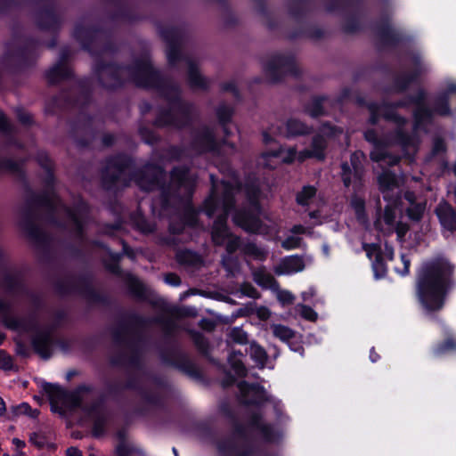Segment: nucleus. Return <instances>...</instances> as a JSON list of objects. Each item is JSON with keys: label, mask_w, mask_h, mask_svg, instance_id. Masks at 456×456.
<instances>
[{"label": "nucleus", "mask_w": 456, "mask_h": 456, "mask_svg": "<svg viewBox=\"0 0 456 456\" xmlns=\"http://www.w3.org/2000/svg\"><path fill=\"white\" fill-rule=\"evenodd\" d=\"M453 269V265L444 257L423 264L418 274L417 296L427 313L443 307Z\"/></svg>", "instance_id": "obj_1"}, {"label": "nucleus", "mask_w": 456, "mask_h": 456, "mask_svg": "<svg viewBox=\"0 0 456 456\" xmlns=\"http://www.w3.org/2000/svg\"><path fill=\"white\" fill-rule=\"evenodd\" d=\"M212 183L213 191L209 198L206 200L204 205L205 212L209 217L219 213L213 226L212 239L216 244H225L227 251L232 253L240 244L237 237L229 233L225 224L226 216L233 205L234 190L229 185L228 182H222L220 188L219 185L215 183L214 180H212Z\"/></svg>", "instance_id": "obj_2"}, {"label": "nucleus", "mask_w": 456, "mask_h": 456, "mask_svg": "<svg viewBox=\"0 0 456 456\" xmlns=\"http://www.w3.org/2000/svg\"><path fill=\"white\" fill-rule=\"evenodd\" d=\"M379 189L384 200L387 201L384 215L379 217L375 225L377 229L385 233L396 232L398 240H402L409 230L406 224L396 222L397 214L401 212L399 201L401 202V186L403 178L396 176L389 171L383 172L378 178Z\"/></svg>", "instance_id": "obj_3"}, {"label": "nucleus", "mask_w": 456, "mask_h": 456, "mask_svg": "<svg viewBox=\"0 0 456 456\" xmlns=\"http://www.w3.org/2000/svg\"><path fill=\"white\" fill-rule=\"evenodd\" d=\"M342 134L341 129H337L330 126H324L322 129V134L314 138L312 150H305L297 152L294 148L270 149L262 153L258 163L267 168H275L281 163L290 164L295 160L300 162L308 158H316L322 159L324 158L323 151L326 147V142L323 136L333 137L337 134Z\"/></svg>", "instance_id": "obj_4"}, {"label": "nucleus", "mask_w": 456, "mask_h": 456, "mask_svg": "<svg viewBox=\"0 0 456 456\" xmlns=\"http://www.w3.org/2000/svg\"><path fill=\"white\" fill-rule=\"evenodd\" d=\"M386 109L387 107L383 106L379 110V112L383 114L385 118L392 123L390 125V128L396 126V134L395 136H388L382 140H378L375 132L369 130L364 135L365 139L368 142H372L374 145V148L370 152V159L373 161H384L388 165H394L398 161V159L388 155L386 148L394 144H399L405 155H408L411 153V149L412 151L415 150V140L403 134L404 132L405 121L397 117V115L387 112Z\"/></svg>", "instance_id": "obj_5"}, {"label": "nucleus", "mask_w": 456, "mask_h": 456, "mask_svg": "<svg viewBox=\"0 0 456 456\" xmlns=\"http://www.w3.org/2000/svg\"><path fill=\"white\" fill-rule=\"evenodd\" d=\"M258 189L252 188L248 191V200L250 203L249 211H240L234 215V223L241 227L244 231L252 233L268 234L270 232L271 221L260 218L261 213L257 205Z\"/></svg>", "instance_id": "obj_6"}, {"label": "nucleus", "mask_w": 456, "mask_h": 456, "mask_svg": "<svg viewBox=\"0 0 456 456\" xmlns=\"http://www.w3.org/2000/svg\"><path fill=\"white\" fill-rule=\"evenodd\" d=\"M363 249L366 251L368 257L372 261V269L377 279L382 278L387 273L386 261L393 260V248L385 243L384 250L381 245L378 243H363Z\"/></svg>", "instance_id": "obj_7"}, {"label": "nucleus", "mask_w": 456, "mask_h": 456, "mask_svg": "<svg viewBox=\"0 0 456 456\" xmlns=\"http://www.w3.org/2000/svg\"><path fill=\"white\" fill-rule=\"evenodd\" d=\"M48 394L53 411L74 410L82 401L78 392H68L57 385H50Z\"/></svg>", "instance_id": "obj_8"}, {"label": "nucleus", "mask_w": 456, "mask_h": 456, "mask_svg": "<svg viewBox=\"0 0 456 456\" xmlns=\"http://www.w3.org/2000/svg\"><path fill=\"white\" fill-rule=\"evenodd\" d=\"M363 158L364 155L362 151H355L351 155V166L347 163L342 165V178L345 186H353L355 191L361 188L363 175Z\"/></svg>", "instance_id": "obj_9"}, {"label": "nucleus", "mask_w": 456, "mask_h": 456, "mask_svg": "<svg viewBox=\"0 0 456 456\" xmlns=\"http://www.w3.org/2000/svg\"><path fill=\"white\" fill-rule=\"evenodd\" d=\"M307 132L306 126L298 120L291 119L286 124L285 128L281 129L278 126H272L267 131L263 133V139L265 143H269L273 141L272 135H283L286 137L303 134Z\"/></svg>", "instance_id": "obj_10"}, {"label": "nucleus", "mask_w": 456, "mask_h": 456, "mask_svg": "<svg viewBox=\"0 0 456 456\" xmlns=\"http://www.w3.org/2000/svg\"><path fill=\"white\" fill-rule=\"evenodd\" d=\"M436 214L444 232L456 231V213L451 205L445 201L439 203Z\"/></svg>", "instance_id": "obj_11"}, {"label": "nucleus", "mask_w": 456, "mask_h": 456, "mask_svg": "<svg viewBox=\"0 0 456 456\" xmlns=\"http://www.w3.org/2000/svg\"><path fill=\"white\" fill-rule=\"evenodd\" d=\"M241 400L245 403H259L267 400L266 392L257 385H248L246 382L239 384Z\"/></svg>", "instance_id": "obj_12"}, {"label": "nucleus", "mask_w": 456, "mask_h": 456, "mask_svg": "<svg viewBox=\"0 0 456 456\" xmlns=\"http://www.w3.org/2000/svg\"><path fill=\"white\" fill-rule=\"evenodd\" d=\"M271 329L275 338L287 343L292 351L301 353L302 347L297 344L299 338L291 329L281 324H273Z\"/></svg>", "instance_id": "obj_13"}, {"label": "nucleus", "mask_w": 456, "mask_h": 456, "mask_svg": "<svg viewBox=\"0 0 456 456\" xmlns=\"http://www.w3.org/2000/svg\"><path fill=\"white\" fill-rule=\"evenodd\" d=\"M305 264L298 256H290L283 258L274 268L278 275H291L303 271Z\"/></svg>", "instance_id": "obj_14"}, {"label": "nucleus", "mask_w": 456, "mask_h": 456, "mask_svg": "<svg viewBox=\"0 0 456 456\" xmlns=\"http://www.w3.org/2000/svg\"><path fill=\"white\" fill-rule=\"evenodd\" d=\"M0 320L11 330L20 332L27 331L28 330V324L27 322L16 319L11 315V307L4 300H0Z\"/></svg>", "instance_id": "obj_15"}, {"label": "nucleus", "mask_w": 456, "mask_h": 456, "mask_svg": "<svg viewBox=\"0 0 456 456\" xmlns=\"http://www.w3.org/2000/svg\"><path fill=\"white\" fill-rule=\"evenodd\" d=\"M172 183L178 187L181 193L190 195L194 179L185 168H175L171 175Z\"/></svg>", "instance_id": "obj_16"}, {"label": "nucleus", "mask_w": 456, "mask_h": 456, "mask_svg": "<svg viewBox=\"0 0 456 456\" xmlns=\"http://www.w3.org/2000/svg\"><path fill=\"white\" fill-rule=\"evenodd\" d=\"M404 200L409 204V206L406 208L408 217L415 222L419 221L426 210V203L423 201L416 202L414 194L410 191L405 193Z\"/></svg>", "instance_id": "obj_17"}, {"label": "nucleus", "mask_w": 456, "mask_h": 456, "mask_svg": "<svg viewBox=\"0 0 456 456\" xmlns=\"http://www.w3.org/2000/svg\"><path fill=\"white\" fill-rule=\"evenodd\" d=\"M290 232L291 235H289L281 243L282 247L288 250L294 249L301 246L302 239L298 235L306 233L307 229L298 224L294 225Z\"/></svg>", "instance_id": "obj_18"}, {"label": "nucleus", "mask_w": 456, "mask_h": 456, "mask_svg": "<svg viewBox=\"0 0 456 456\" xmlns=\"http://www.w3.org/2000/svg\"><path fill=\"white\" fill-rule=\"evenodd\" d=\"M254 281L261 287L270 289H277L278 283L271 273L265 269H257L253 273Z\"/></svg>", "instance_id": "obj_19"}, {"label": "nucleus", "mask_w": 456, "mask_h": 456, "mask_svg": "<svg viewBox=\"0 0 456 456\" xmlns=\"http://www.w3.org/2000/svg\"><path fill=\"white\" fill-rule=\"evenodd\" d=\"M33 346L43 358H48L51 355V342L47 334L37 335L33 339Z\"/></svg>", "instance_id": "obj_20"}, {"label": "nucleus", "mask_w": 456, "mask_h": 456, "mask_svg": "<svg viewBox=\"0 0 456 456\" xmlns=\"http://www.w3.org/2000/svg\"><path fill=\"white\" fill-rule=\"evenodd\" d=\"M249 354L258 367L263 368L265 366L267 354L263 347L256 343H252L249 346Z\"/></svg>", "instance_id": "obj_21"}, {"label": "nucleus", "mask_w": 456, "mask_h": 456, "mask_svg": "<svg viewBox=\"0 0 456 456\" xmlns=\"http://www.w3.org/2000/svg\"><path fill=\"white\" fill-rule=\"evenodd\" d=\"M315 195V189L313 186H305L303 190L297 194V201L298 204L302 206H309Z\"/></svg>", "instance_id": "obj_22"}, {"label": "nucleus", "mask_w": 456, "mask_h": 456, "mask_svg": "<svg viewBox=\"0 0 456 456\" xmlns=\"http://www.w3.org/2000/svg\"><path fill=\"white\" fill-rule=\"evenodd\" d=\"M88 415L94 420V435L98 436L102 434L100 421L102 417V411L99 405L94 406L89 411Z\"/></svg>", "instance_id": "obj_23"}, {"label": "nucleus", "mask_w": 456, "mask_h": 456, "mask_svg": "<svg viewBox=\"0 0 456 456\" xmlns=\"http://www.w3.org/2000/svg\"><path fill=\"white\" fill-rule=\"evenodd\" d=\"M351 206L354 208L357 218L362 222L365 223V216H364V200L362 198L358 195H354L351 200Z\"/></svg>", "instance_id": "obj_24"}, {"label": "nucleus", "mask_w": 456, "mask_h": 456, "mask_svg": "<svg viewBox=\"0 0 456 456\" xmlns=\"http://www.w3.org/2000/svg\"><path fill=\"white\" fill-rule=\"evenodd\" d=\"M241 358L242 354L240 353L237 354L235 352L232 353L228 358L232 368L239 376H243L245 374V368L243 366Z\"/></svg>", "instance_id": "obj_25"}, {"label": "nucleus", "mask_w": 456, "mask_h": 456, "mask_svg": "<svg viewBox=\"0 0 456 456\" xmlns=\"http://www.w3.org/2000/svg\"><path fill=\"white\" fill-rule=\"evenodd\" d=\"M189 81L192 86L205 87L207 86L206 79L200 75V71L191 67L189 71Z\"/></svg>", "instance_id": "obj_26"}, {"label": "nucleus", "mask_w": 456, "mask_h": 456, "mask_svg": "<svg viewBox=\"0 0 456 456\" xmlns=\"http://www.w3.org/2000/svg\"><path fill=\"white\" fill-rule=\"evenodd\" d=\"M276 291L277 299L283 305H290L294 302L295 297L289 290H281L279 288L277 289H273Z\"/></svg>", "instance_id": "obj_27"}, {"label": "nucleus", "mask_w": 456, "mask_h": 456, "mask_svg": "<svg viewBox=\"0 0 456 456\" xmlns=\"http://www.w3.org/2000/svg\"><path fill=\"white\" fill-rule=\"evenodd\" d=\"M297 310L305 320L314 322L317 319V314L311 307H308L303 304H298L297 305Z\"/></svg>", "instance_id": "obj_28"}, {"label": "nucleus", "mask_w": 456, "mask_h": 456, "mask_svg": "<svg viewBox=\"0 0 456 456\" xmlns=\"http://www.w3.org/2000/svg\"><path fill=\"white\" fill-rule=\"evenodd\" d=\"M243 250L246 254L257 259H263L265 256V251L262 248L256 247L255 244L245 245Z\"/></svg>", "instance_id": "obj_29"}, {"label": "nucleus", "mask_w": 456, "mask_h": 456, "mask_svg": "<svg viewBox=\"0 0 456 456\" xmlns=\"http://www.w3.org/2000/svg\"><path fill=\"white\" fill-rule=\"evenodd\" d=\"M230 338L238 344H244L248 340L246 332L240 328H233L230 331Z\"/></svg>", "instance_id": "obj_30"}, {"label": "nucleus", "mask_w": 456, "mask_h": 456, "mask_svg": "<svg viewBox=\"0 0 456 456\" xmlns=\"http://www.w3.org/2000/svg\"><path fill=\"white\" fill-rule=\"evenodd\" d=\"M400 261H401V264H402V267H400V266L395 265L393 266V268L395 269V271L397 273H399L401 275L408 274L409 267H410V264H411L410 259L405 255H402Z\"/></svg>", "instance_id": "obj_31"}, {"label": "nucleus", "mask_w": 456, "mask_h": 456, "mask_svg": "<svg viewBox=\"0 0 456 456\" xmlns=\"http://www.w3.org/2000/svg\"><path fill=\"white\" fill-rule=\"evenodd\" d=\"M136 183L145 191L154 190L157 185H159V180L157 178L151 181L149 183H146L143 177L136 179Z\"/></svg>", "instance_id": "obj_32"}, {"label": "nucleus", "mask_w": 456, "mask_h": 456, "mask_svg": "<svg viewBox=\"0 0 456 456\" xmlns=\"http://www.w3.org/2000/svg\"><path fill=\"white\" fill-rule=\"evenodd\" d=\"M241 292L245 296L252 298H257L259 297L258 291L248 283H245L241 286Z\"/></svg>", "instance_id": "obj_33"}, {"label": "nucleus", "mask_w": 456, "mask_h": 456, "mask_svg": "<svg viewBox=\"0 0 456 456\" xmlns=\"http://www.w3.org/2000/svg\"><path fill=\"white\" fill-rule=\"evenodd\" d=\"M12 366V358L4 351H0V369L9 370Z\"/></svg>", "instance_id": "obj_34"}, {"label": "nucleus", "mask_w": 456, "mask_h": 456, "mask_svg": "<svg viewBox=\"0 0 456 456\" xmlns=\"http://www.w3.org/2000/svg\"><path fill=\"white\" fill-rule=\"evenodd\" d=\"M456 348V342L452 339H448L443 345L439 346L436 349L437 354H442L449 350Z\"/></svg>", "instance_id": "obj_35"}, {"label": "nucleus", "mask_w": 456, "mask_h": 456, "mask_svg": "<svg viewBox=\"0 0 456 456\" xmlns=\"http://www.w3.org/2000/svg\"><path fill=\"white\" fill-rule=\"evenodd\" d=\"M217 115L222 122H225L230 118L232 111L229 108L222 107L217 110Z\"/></svg>", "instance_id": "obj_36"}, {"label": "nucleus", "mask_w": 456, "mask_h": 456, "mask_svg": "<svg viewBox=\"0 0 456 456\" xmlns=\"http://www.w3.org/2000/svg\"><path fill=\"white\" fill-rule=\"evenodd\" d=\"M309 114L312 117H317L322 113V106L319 101L314 102V106L312 109L308 110Z\"/></svg>", "instance_id": "obj_37"}, {"label": "nucleus", "mask_w": 456, "mask_h": 456, "mask_svg": "<svg viewBox=\"0 0 456 456\" xmlns=\"http://www.w3.org/2000/svg\"><path fill=\"white\" fill-rule=\"evenodd\" d=\"M30 410V407L28 403H21L16 407L13 408L15 414H28V411Z\"/></svg>", "instance_id": "obj_38"}, {"label": "nucleus", "mask_w": 456, "mask_h": 456, "mask_svg": "<svg viewBox=\"0 0 456 456\" xmlns=\"http://www.w3.org/2000/svg\"><path fill=\"white\" fill-rule=\"evenodd\" d=\"M82 214L79 213L77 214L75 212H71V211H68V216H69V218L70 219V221L77 227V228H80L81 224H80V216Z\"/></svg>", "instance_id": "obj_39"}, {"label": "nucleus", "mask_w": 456, "mask_h": 456, "mask_svg": "<svg viewBox=\"0 0 456 456\" xmlns=\"http://www.w3.org/2000/svg\"><path fill=\"white\" fill-rule=\"evenodd\" d=\"M165 281L167 283L170 284V285H173V286H177L180 284V279L178 276L175 275V274H168L166 276L165 278Z\"/></svg>", "instance_id": "obj_40"}, {"label": "nucleus", "mask_w": 456, "mask_h": 456, "mask_svg": "<svg viewBox=\"0 0 456 456\" xmlns=\"http://www.w3.org/2000/svg\"><path fill=\"white\" fill-rule=\"evenodd\" d=\"M444 151V143L442 140L437 139L436 140L433 147L434 153H439L441 151Z\"/></svg>", "instance_id": "obj_41"}, {"label": "nucleus", "mask_w": 456, "mask_h": 456, "mask_svg": "<svg viewBox=\"0 0 456 456\" xmlns=\"http://www.w3.org/2000/svg\"><path fill=\"white\" fill-rule=\"evenodd\" d=\"M141 72L148 77H152L155 75V71L153 70L151 65H144L141 69Z\"/></svg>", "instance_id": "obj_42"}, {"label": "nucleus", "mask_w": 456, "mask_h": 456, "mask_svg": "<svg viewBox=\"0 0 456 456\" xmlns=\"http://www.w3.org/2000/svg\"><path fill=\"white\" fill-rule=\"evenodd\" d=\"M116 451L118 456H127L129 452V449L125 444H119Z\"/></svg>", "instance_id": "obj_43"}, {"label": "nucleus", "mask_w": 456, "mask_h": 456, "mask_svg": "<svg viewBox=\"0 0 456 456\" xmlns=\"http://www.w3.org/2000/svg\"><path fill=\"white\" fill-rule=\"evenodd\" d=\"M272 428L268 426L263 427V434L268 441H274L275 437L271 434Z\"/></svg>", "instance_id": "obj_44"}, {"label": "nucleus", "mask_w": 456, "mask_h": 456, "mask_svg": "<svg viewBox=\"0 0 456 456\" xmlns=\"http://www.w3.org/2000/svg\"><path fill=\"white\" fill-rule=\"evenodd\" d=\"M257 314L261 319L266 320L270 317L271 313L267 308L263 307L257 310Z\"/></svg>", "instance_id": "obj_45"}, {"label": "nucleus", "mask_w": 456, "mask_h": 456, "mask_svg": "<svg viewBox=\"0 0 456 456\" xmlns=\"http://www.w3.org/2000/svg\"><path fill=\"white\" fill-rule=\"evenodd\" d=\"M67 456H83L82 452L76 447H69L66 451Z\"/></svg>", "instance_id": "obj_46"}, {"label": "nucleus", "mask_w": 456, "mask_h": 456, "mask_svg": "<svg viewBox=\"0 0 456 456\" xmlns=\"http://www.w3.org/2000/svg\"><path fill=\"white\" fill-rule=\"evenodd\" d=\"M18 117L19 119L24 124H28L31 120L30 115L28 113L20 112L19 113Z\"/></svg>", "instance_id": "obj_47"}, {"label": "nucleus", "mask_w": 456, "mask_h": 456, "mask_svg": "<svg viewBox=\"0 0 456 456\" xmlns=\"http://www.w3.org/2000/svg\"><path fill=\"white\" fill-rule=\"evenodd\" d=\"M12 444L15 445L17 450H20L25 446V442L18 438H13Z\"/></svg>", "instance_id": "obj_48"}, {"label": "nucleus", "mask_w": 456, "mask_h": 456, "mask_svg": "<svg viewBox=\"0 0 456 456\" xmlns=\"http://www.w3.org/2000/svg\"><path fill=\"white\" fill-rule=\"evenodd\" d=\"M7 126V120L5 116L0 112V129H5Z\"/></svg>", "instance_id": "obj_49"}, {"label": "nucleus", "mask_w": 456, "mask_h": 456, "mask_svg": "<svg viewBox=\"0 0 456 456\" xmlns=\"http://www.w3.org/2000/svg\"><path fill=\"white\" fill-rule=\"evenodd\" d=\"M314 295V289H310L309 291L303 292L302 297L305 301L308 300L310 297Z\"/></svg>", "instance_id": "obj_50"}, {"label": "nucleus", "mask_w": 456, "mask_h": 456, "mask_svg": "<svg viewBox=\"0 0 456 456\" xmlns=\"http://www.w3.org/2000/svg\"><path fill=\"white\" fill-rule=\"evenodd\" d=\"M230 261H232V258L231 257H225L223 259V264L224 265V267L229 271V272H232L231 267H230Z\"/></svg>", "instance_id": "obj_51"}, {"label": "nucleus", "mask_w": 456, "mask_h": 456, "mask_svg": "<svg viewBox=\"0 0 456 456\" xmlns=\"http://www.w3.org/2000/svg\"><path fill=\"white\" fill-rule=\"evenodd\" d=\"M6 411L5 403L2 397H0V416L4 415Z\"/></svg>", "instance_id": "obj_52"}, {"label": "nucleus", "mask_w": 456, "mask_h": 456, "mask_svg": "<svg viewBox=\"0 0 456 456\" xmlns=\"http://www.w3.org/2000/svg\"><path fill=\"white\" fill-rule=\"evenodd\" d=\"M370 359L372 362H377V360L379 359V355L374 352L373 348L370 350Z\"/></svg>", "instance_id": "obj_53"}, {"label": "nucleus", "mask_w": 456, "mask_h": 456, "mask_svg": "<svg viewBox=\"0 0 456 456\" xmlns=\"http://www.w3.org/2000/svg\"><path fill=\"white\" fill-rule=\"evenodd\" d=\"M175 53V50H171L168 54H167V57H168V60L170 62H173L174 61V57H173V53Z\"/></svg>", "instance_id": "obj_54"}, {"label": "nucleus", "mask_w": 456, "mask_h": 456, "mask_svg": "<svg viewBox=\"0 0 456 456\" xmlns=\"http://www.w3.org/2000/svg\"><path fill=\"white\" fill-rule=\"evenodd\" d=\"M320 212H321V210H318V211H316V212H315V211H314V212H311V213L309 214V216H310V217H311V218H316Z\"/></svg>", "instance_id": "obj_55"}, {"label": "nucleus", "mask_w": 456, "mask_h": 456, "mask_svg": "<svg viewBox=\"0 0 456 456\" xmlns=\"http://www.w3.org/2000/svg\"><path fill=\"white\" fill-rule=\"evenodd\" d=\"M322 249H323L325 256H329V247L327 245H323Z\"/></svg>", "instance_id": "obj_56"}, {"label": "nucleus", "mask_w": 456, "mask_h": 456, "mask_svg": "<svg viewBox=\"0 0 456 456\" xmlns=\"http://www.w3.org/2000/svg\"><path fill=\"white\" fill-rule=\"evenodd\" d=\"M137 84L141 86H148L149 84L147 82H142V81H137Z\"/></svg>", "instance_id": "obj_57"}, {"label": "nucleus", "mask_w": 456, "mask_h": 456, "mask_svg": "<svg viewBox=\"0 0 456 456\" xmlns=\"http://www.w3.org/2000/svg\"><path fill=\"white\" fill-rule=\"evenodd\" d=\"M4 339V335L0 332V345L3 343Z\"/></svg>", "instance_id": "obj_58"}, {"label": "nucleus", "mask_w": 456, "mask_h": 456, "mask_svg": "<svg viewBox=\"0 0 456 456\" xmlns=\"http://www.w3.org/2000/svg\"><path fill=\"white\" fill-rule=\"evenodd\" d=\"M200 340H202V338H201V337H200V338H198V340H197V344H199V346L201 347V346H202V345H201V343L200 342Z\"/></svg>", "instance_id": "obj_59"}, {"label": "nucleus", "mask_w": 456, "mask_h": 456, "mask_svg": "<svg viewBox=\"0 0 456 456\" xmlns=\"http://www.w3.org/2000/svg\"><path fill=\"white\" fill-rule=\"evenodd\" d=\"M173 452H174L175 456H178V454H177V451H176V449H175V448H173Z\"/></svg>", "instance_id": "obj_60"}, {"label": "nucleus", "mask_w": 456, "mask_h": 456, "mask_svg": "<svg viewBox=\"0 0 456 456\" xmlns=\"http://www.w3.org/2000/svg\"><path fill=\"white\" fill-rule=\"evenodd\" d=\"M453 172H454V174L456 175V162H455V165H454V167H453Z\"/></svg>", "instance_id": "obj_61"}, {"label": "nucleus", "mask_w": 456, "mask_h": 456, "mask_svg": "<svg viewBox=\"0 0 456 456\" xmlns=\"http://www.w3.org/2000/svg\"><path fill=\"white\" fill-rule=\"evenodd\" d=\"M371 122H372V123H375V122H376V120H375V118H374V117H372V118H371Z\"/></svg>", "instance_id": "obj_62"}, {"label": "nucleus", "mask_w": 456, "mask_h": 456, "mask_svg": "<svg viewBox=\"0 0 456 456\" xmlns=\"http://www.w3.org/2000/svg\"><path fill=\"white\" fill-rule=\"evenodd\" d=\"M37 445H38L39 447L43 446V444H40V443H37Z\"/></svg>", "instance_id": "obj_63"}, {"label": "nucleus", "mask_w": 456, "mask_h": 456, "mask_svg": "<svg viewBox=\"0 0 456 456\" xmlns=\"http://www.w3.org/2000/svg\"><path fill=\"white\" fill-rule=\"evenodd\" d=\"M4 456H10V455H9V454H7V453H5V454H4Z\"/></svg>", "instance_id": "obj_64"}]
</instances>
